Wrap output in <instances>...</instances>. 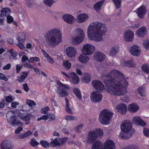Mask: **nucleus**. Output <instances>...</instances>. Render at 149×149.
Returning <instances> with one entry per match:
<instances>
[{"mask_svg":"<svg viewBox=\"0 0 149 149\" xmlns=\"http://www.w3.org/2000/svg\"><path fill=\"white\" fill-rule=\"evenodd\" d=\"M104 77L107 79L104 83L107 91L111 94L120 96L127 92L126 88L128 83L122 73L117 70H112Z\"/></svg>","mask_w":149,"mask_h":149,"instance_id":"1","label":"nucleus"},{"mask_svg":"<svg viewBox=\"0 0 149 149\" xmlns=\"http://www.w3.org/2000/svg\"><path fill=\"white\" fill-rule=\"evenodd\" d=\"M107 31L105 25L97 22L90 25L88 29V35L89 39L96 42L102 40L103 35Z\"/></svg>","mask_w":149,"mask_h":149,"instance_id":"2","label":"nucleus"},{"mask_svg":"<svg viewBox=\"0 0 149 149\" xmlns=\"http://www.w3.org/2000/svg\"><path fill=\"white\" fill-rule=\"evenodd\" d=\"M62 35L60 30L54 28L48 31L46 33L45 38L49 46L55 47L61 42Z\"/></svg>","mask_w":149,"mask_h":149,"instance_id":"3","label":"nucleus"},{"mask_svg":"<svg viewBox=\"0 0 149 149\" xmlns=\"http://www.w3.org/2000/svg\"><path fill=\"white\" fill-rule=\"evenodd\" d=\"M120 127L123 132L120 133L118 137L125 139L130 138L132 133L130 131L132 127L130 121L128 120H124L121 124Z\"/></svg>","mask_w":149,"mask_h":149,"instance_id":"4","label":"nucleus"},{"mask_svg":"<svg viewBox=\"0 0 149 149\" xmlns=\"http://www.w3.org/2000/svg\"><path fill=\"white\" fill-rule=\"evenodd\" d=\"M113 114L109 109H104L100 112L99 120L102 124L108 125L110 123V121L112 117Z\"/></svg>","mask_w":149,"mask_h":149,"instance_id":"5","label":"nucleus"},{"mask_svg":"<svg viewBox=\"0 0 149 149\" xmlns=\"http://www.w3.org/2000/svg\"><path fill=\"white\" fill-rule=\"evenodd\" d=\"M91 147V149H116L115 143L112 141L108 140L102 147V143L98 140L94 141Z\"/></svg>","mask_w":149,"mask_h":149,"instance_id":"6","label":"nucleus"},{"mask_svg":"<svg viewBox=\"0 0 149 149\" xmlns=\"http://www.w3.org/2000/svg\"><path fill=\"white\" fill-rule=\"evenodd\" d=\"M75 37H73L72 41L74 45H77L81 43L84 38V31L80 29H77L74 31Z\"/></svg>","mask_w":149,"mask_h":149,"instance_id":"7","label":"nucleus"},{"mask_svg":"<svg viewBox=\"0 0 149 149\" xmlns=\"http://www.w3.org/2000/svg\"><path fill=\"white\" fill-rule=\"evenodd\" d=\"M59 86L61 87H58L56 91L57 93L59 94L60 97H65L67 96L68 93L65 90L69 89L68 86L65 84H62L61 82L59 83Z\"/></svg>","mask_w":149,"mask_h":149,"instance_id":"8","label":"nucleus"},{"mask_svg":"<svg viewBox=\"0 0 149 149\" xmlns=\"http://www.w3.org/2000/svg\"><path fill=\"white\" fill-rule=\"evenodd\" d=\"M90 98L93 102H99L102 100V95L100 93L93 91L91 94Z\"/></svg>","mask_w":149,"mask_h":149,"instance_id":"9","label":"nucleus"},{"mask_svg":"<svg viewBox=\"0 0 149 149\" xmlns=\"http://www.w3.org/2000/svg\"><path fill=\"white\" fill-rule=\"evenodd\" d=\"M97 138V135L95 130L90 131L87 135V141L88 143H92L95 141Z\"/></svg>","mask_w":149,"mask_h":149,"instance_id":"10","label":"nucleus"},{"mask_svg":"<svg viewBox=\"0 0 149 149\" xmlns=\"http://www.w3.org/2000/svg\"><path fill=\"white\" fill-rule=\"evenodd\" d=\"M95 50V47L90 44L85 45L82 49V52L84 54L91 55L93 53Z\"/></svg>","mask_w":149,"mask_h":149,"instance_id":"11","label":"nucleus"},{"mask_svg":"<svg viewBox=\"0 0 149 149\" xmlns=\"http://www.w3.org/2000/svg\"><path fill=\"white\" fill-rule=\"evenodd\" d=\"M13 143L9 140H5L1 144V149H13Z\"/></svg>","mask_w":149,"mask_h":149,"instance_id":"12","label":"nucleus"},{"mask_svg":"<svg viewBox=\"0 0 149 149\" xmlns=\"http://www.w3.org/2000/svg\"><path fill=\"white\" fill-rule=\"evenodd\" d=\"M92 85L94 88L98 91H102L104 89L102 83L100 81L94 80L92 82Z\"/></svg>","mask_w":149,"mask_h":149,"instance_id":"13","label":"nucleus"},{"mask_svg":"<svg viewBox=\"0 0 149 149\" xmlns=\"http://www.w3.org/2000/svg\"><path fill=\"white\" fill-rule=\"evenodd\" d=\"M66 53L69 57H74L77 54L76 49L73 47H70L67 48Z\"/></svg>","mask_w":149,"mask_h":149,"instance_id":"14","label":"nucleus"},{"mask_svg":"<svg viewBox=\"0 0 149 149\" xmlns=\"http://www.w3.org/2000/svg\"><path fill=\"white\" fill-rule=\"evenodd\" d=\"M124 39L126 42H131L134 37L133 32L130 30L126 31L124 33Z\"/></svg>","mask_w":149,"mask_h":149,"instance_id":"15","label":"nucleus"},{"mask_svg":"<svg viewBox=\"0 0 149 149\" xmlns=\"http://www.w3.org/2000/svg\"><path fill=\"white\" fill-rule=\"evenodd\" d=\"M64 21L69 24H72L75 21V18L72 15L70 14H65L62 16Z\"/></svg>","mask_w":149,"mask_h":149,"instance_id":"16","label":"nucleus"},{"mask_svg":"<svg viewBox=\"0 0 149 149\" xmlns=\"http://www.w3.org/2000/svg\"><path fill=\"white\" fill-rule=\"evenodd\" d=\"M140 47L137 45L133 46L130 48V53L132 55L138 56L140 54Z\"/></svg>","mask_w":149,"mask_h":149,"instance_id":"17","label":"nucleus"},{"mask_svg":"<svg viewBox=\"0 0 149 149\" xmlns=\"http://www.w3.org/2000/svg\"><path fill=\"white\" fill-rule=\"evenodd\" d=\"M118 112L122 114H125L127 111V107L124 104H120L116 107Z\"/></svg>","mask_w":149,"mask_h":149,"instance_id":"18","label":"nucleus"},{"mask_svg":"<svg viewBox=\"0 0 149 149\" xmlns=\"http://www.w3.org/2000/svg\"><path fill=\"white\" fill-rule=\"evenodd\" d=\"M132 121L135 124L141 126H144L146 125V123L141 119V117L138 116H134L132 119Z\"/></svg>","mask_w":149,"mask_h":149,"instance_id":"19","label":"nucleus"},{"mask_svg":"<svg viewBox=\"0 0 149 149\" xmlns=\"http://www.w3.org/2000/svg\"><path fill=\"white\" fill-rule=\"evenodd\" d=\"M94 59L100 62L103 61L105 58V55L101 52H97L95 53Z\"/></svg>","mask_w":149,"mask_h":149,"instance_id":"20","label":"nucleus"},{"mask_svg":"<svg viewBox=\"0 0 149 149\" xmlns=\"http://www.w3.org/2000/svg\"><path fill=\"white\" fill-rule=\"evenodd\" d=\"M147 33L146 28L145 26H143L138 29L136 31L138 36L141 38L145 37Z\"/></svg>","mask_w":149,"mask_h":149,"instance_id":"21","label":"nucleus"},{"mask_svg":"<svg viewBox=\"0 0 149 149\" xmlns=\"http://www.w3.org/2000/svg\"><path fill=\"white\" fill-rule=\"evenodd\" d=\"M88 15L85 13L80 14L77 16V22L79 23H81L85 22L88 18Z\"/></svg>","mask_w":149,"mask_h":149,"instance_id":"22","label":"nucleus"},{"mask_svg":"<svg viewBox=\"0 0 149 149\" xmlns=\"http://www.w3.org/2000/svg\"><path fill=\"white\" fill-rule=\"evenodd\" d=\"M137 10V13L139 17L141 18H143L147 11L145 7L141 6Z\"/></svg>","mask_w":149,"mask_h":149,"instance_id":"23","label":"nucleus"},{"mask_svg":"<svg viewBox=\"0 0 149 149\" xmlns=\"http://www.w3.org/2000/svg\"><path fill=\"white\" fill-rule=\"evenodd\" d=\"M17 116L21 119L24 121H27L30 120L29 115L21 112L19 111H16Z\"/></svg>","mask_w":149,"mask_h":149,"instance_id":"24","label":"nucleus"},{"mask_svg":"<svg viewBox=\"0 0 149 149\" xmlns=\"http://www.w3.org/2000/svg\"><path fill=\"white\" fill-rule=\"evenodd\" d=\"M7 121L9 123L11 122L12 120L16 118V115L13 111H8L6 114Z\"/></svg>","mask_w":149,"mask_h":149,"instance_id":"25","label":"nucleus"},{"mask_svg":"<svg viewBox=\"0 0 149 149\" xmlns=\"http://www.w3.org/2000/svg\"><path fill=\"white\" fill-rule=\"evenodd\" d=\"M70 78L72 79V82L74 84H77L79 81V79L77 74L74 72L70 73Z\"/></svg>","mask_w":149,"mask_h":149,"instance_id":"26","label":"nucleus"},{"mask_svg":"<svg viewBox=\"0 0 149 149\" xmlns=\"http://www.w3.org/2000/svg\"><path fill=\"white\" fill-rule=\"evenodd\" d=\"M0 17H3L9 15L11 12V10L9 8H2L1 11Z\"/></svg>","mask_w":149,"mask_h":149,"instance_id":"27","label":"nucleus"},{"mask_svg":"<svg viewBox=\"0 0 149 149\" xmlns=\"http://www.w3.org/2000/svg\"><path fill=\"white\" fill-rule=\"evenodd\" d=\"M104 2V0H102L97 2L93 6L94 9L97 12L101 10Z\"/></svg>","mask_w":149,"mask_h":149,"instance_id":"28","label":"nucleus"},{"mask_svg":"<svg viewBox=\"0 0 149 149\" xmlns=\"http://www.w3.org/2000/svg\"><path fill=\"white\" fill-rule=\"evenodd\" d=\"M139 109L138 106L135 104H132L129 106L128 110L129 111L134 113L136 112Z\"/></svg>","mask_w":149,"mask_h":149,"instance_id":"29","label":"nucleus"},{"mask_svg":"<svg viewBox=\"0 0 149 149\" xmlns=\"http://www.w3.org/2000/svg\"><path fill=\"white\" fill-rule=\"evenodd\" d=\"M86 54H81L79 57V61L82 63H86L89 60L88 57L86 56Z\"/></svg>","mask_w":149,"mask_h":149,"instance_id":"30","label":"nucleus"},{"mask_svg":"<svg viewBox=\"0 0 149 149\" xmlns=\"http://www.w3.org/2000/svg\"><path fill=\"white\" fill-rule=\"evenodd\" d=\"M123 64L124 65L129 67H134L136 66V65L133 59L129 61H124Z\"/></svg>","mask_w":149,"mask_h":149,"instance_id":"31","label":"nucleus"},{"mask_svg":"<svg viewBox=\"0 0 149 149\" xmlns=\"http://www.w3.org/2000/svg\"><path fill=\"white\" fill-rule=\"evenodd\" d=\"M91 75L88 73H84L83 76L82 81L86 83H88L91 81Z\"/></svg>","mask_w":149,"mask_h":149,"instance_id":"32","label":"nucleus"},{"mask_svg":"<svg viewBox=\"0 0 149 149\" xmlns=\"http://www.w3.org/2000/svg\"><path fill=\"white\" fill-rule=\"evenodd\" d=\"M17 39L19 42H23L25 40V34L22 32L19 33L17 35Z\"/></svg>","mask_w":149,"mask_h":149,"instance_id":"33","label":"nucleus"},{"mask_svg":"<svg viewBox=\"0 0 149 149\" xmlns=\"http://www.w3.org/2000/svg\"><path fill=\"white\" fill-rule=\"evenodd\" d=\"M9 124L13 126H15L16 125L18 126H22V124L16 118L12 120L11 122H9Z\"/></svg>","mask_w":149,"mask_h":149,"instance_id":"34","label":"nucleus"},{"mask_svg":"<svg viewBox=\"0 0 149 149\" xmlns=\"http://www.w3.org/2000/svg\"><path fill=\"white\" fill-rule=\"evenodd\" d=\"M139 94L143 97L146 96V90L145 87L143 86H140L138 89Z\"/></svg>","mask_w":149,"mask_h":149,"instance_id":"35","label":"nucleus"},{"mask_svg":"<svg viewBox=\"0 0 149 149\" xmlns=\"http://www.w3.org/2000/svg\"><path fill=\"white\" fill-rule=\"evenodd\" d=\"M52 141L50 143V144L52 147H55L56 146H59V142L58 139H59V138H56L54 140L53 139H51Z\"/></svg>","mask_w":149,"mask_h":149,"instance_id":"36","label":"nucleus"},{"mask_svg":"<svg viewBox=\"0 0 149 149\" xmlns=\"http://www.w3.org/2000/svg\"><path fill=\"white\" fill-rule=\"evenodd\" d=\"M71 64L68 61L64 60L63 61V65L64 68L66 70H69L71 67Z\"/></svg>","mask_w":149,"mask_h":149,"instance_id":"37","label":"nucleus"},{"mask_svg":"<svg viewBox=\"0 0 149 149\" xmlns=\"http://www.w3.org/2000/svg\"><path fill=\"white\" fill-rule=\"evenodd\" d=\"M28 73L27 72H23L20 77H18L17 80L19 82H22L23 80L27 77Z\"/></svg>","mask_w":149,"mask_h":149,"instance_id":"38","label":"nucleus"},{"mask_svg":"<svg viewBox=\"0 0 149 149\" xmlns=\"http://www.w3.org/2000/svg\"><path fill=\"white\" fill-rule=\"evenodd\" d=\"M40 144L43 147L46 148H48L50 146V143L46 140H41L40 142Z\"/></svg>","mask_w":149,"mask_h":149,"instance_id":"39","label":"nucleus"},{"mask_svg":"<svg viewBox=\"0 0 149 149\" xmlns=\"http://www.w3.org/2000/svg\"><path fill=\"white\" fill-rule=\"evenodd\" d=\"M74 93L77 97L80 100L81 99V96L80 91L78 88H74L73 89Z\"/></svg>","mask_w":149,"mask_h":149,"instance_id":"40","label":"nucleus"},{"mask_svg":"<svg viewBox=\"0 0 149 149\" xmlns=\"http://www.w3.org/2000/svg\"><path fill=\"white\" fill-rule=\"evenodd\" d=\"M118 49L117 47H113L110 52V55L112 56L115 55L118 53Z\"/></svg>","mask_w":149,"mask_h":149,"instance_id":"41","label":"nucleus"},{"mask_svg":"<svg viewBox=\"0 0 149 149\" xmlns=\"http://www.w3.org/2000/svg\"><path fill=\"white\" fill-rule=\"evenodd\" d=\"M65 120H77L78 119L77 118L71 115H68L65 117Z\"/></svg>","mask_w":149,"mask_h":149,"instance_id":"42","label":"nucleus"},{"mask_svg":"<svg viewBox=\"0 0 149 149\" xmlns=\"http://www.w3.org/2000/svg\"><path fill=\"white\" fill-rule=\"evenodd\" d=\"M68 140V138L66 137L61 139L59 138V139H58L59 142V146L64 144Z\"/></svg>","mask_w":149,"mask_h":149,"instance_id":"43","label":"nucleus"},{"mask_svg":"<svg viewBox=\"0 0 149 149\" xmlns=\"http://www.w3.org/2000/svg\"><path fill=\"white\" fill-rule=\"evenodd\" d=\"M113 1L117 9L120 7L121 0H113Z\"/></svg>","mask_w":149,"mask_h":149,"instance_id":"44","label":"nucleus"},{"mask_svg":"<svg viewBox=\"0 0 149 149\" xmlns=\"http://www.w3.org/2000/svg\"><path fill=\"white\" fill-rule=\"evenodd\" d=\"M95 131H96V132L97 134V136L100 137H101L103 136V132L102 130L100 129H96L95 130Z\"/></svg>","mask_w":149,"mask_h":149,"instance_id":"45","label":"nucleus"},{"mask_svg":"<svg viewBox=\"0 0 149 149\" xmlns=\"http://www.w3.org/2000/svg\"><path fill=\"white\" fill-rule=\"evenodd\" d=\"M44 2L45 4L49 6H51L55 3L53 0H44Z\"/></svg>","mask_w":149,"mask_h":149,"instance_id":"46","label":"nucleus"},{"mask_svg":"<svg viewBox=\"0 0 149 149\" xmlns=\"http://www.w3.org/2000/svg\"><path fill=\"white\" fill-rule=\"evenodd\" d=\"M142 68L144 72L146 73H149V66L148 65L143 64L142 66Z\"/></svg>","mask_w":149,"mask_h":149,"instance_id":"47","label":"nucleus"},{"mask_svg":"<svg viewBox=\"0 0 149 149\" xmlns=\"http://www.w3.org/2000/svg\"><path fill=\"white\" fill-rule=\"evenodd\" d=\"M5 99L6 102L8 103L11 102L14 100L13 97L11 95L6 97Z\"/></svg>","mask_w":149,"mask_h":149,"instance_id":"48","label":"nucleus"},{"mask_svg":"<svg viewBox=\"0 0 149 149\" xmlns=\"http://www.w3.org/2000/svg\"><path fill=\"white\" fill-rule=\"evenodd\" d=\"M26 103L30 107H31L32 105L33 106L36 105V102L31 100H27L26 102Z\"/></svg>","mask_w":149,"mask_h":149,"instance_id":"49","label":"nucleus"},{"mask_svg":"<svg viewBox=\"0 0 149 149\" xmlns=\"http://www.w3.org/2000/svg\"><path fill=\"white\" fill-rule=\"evenodd\" d=\"M143 133L146 136L149 137V129L144 128Z\"/></svg>","mask_w":149,"mask_h":149,"instance_id":"50","label":"nucleus"},{"mask_svg":"<svg viewBox=\"0 0 149 149\" xmlns=\"http://www.w3.org/2000/svg\"><path fill=\"white\" fill-rule=\"evenodd\" d=\"M39 143L37 142L34 139H32L31 141V144L33 146L38 145L39 144Z\"/></svg>","mask_w":149,"mask_h":149,"instance_id":"51","label":"nucleus"},{"mask_svg":"<svg viewBox=\"0 0 149 149\" xmlns=\"http://www.w3.org/2000/svg\"><path fill=\"white\" fill-rule=\"evenodd\" d=\"M83 125H79L75 128V130L77 132H80L82 129Z\"/></svg>","mask_w":149,"mask_h":149,"instance_id":"52","label":"nucleus"},{"mask_svg":"<svg viewBox=\"0 0 149 149\" xmlns=\"http://www.w3.org/2000/svg\"><path fill=\"white\" fill-rule=\"evenodd\" d=\"M49 107L47 106H46L44 108L41 109V111L42 113L44 114H48V113H47V111H49Z\"/></svg>","mask_w":149,"mask_h":149,"instance_id":"53","label":"nucleus"},{"mask_svg":"<svg viewBox=\"0 0 149 149\" xmlns=\"http://www.w3.org/2000/svg\"><path fill=\"white\" fill-rule=\"evenodd\" d=\"M7 19L8 23H10L13 21V19L12 17L9 15L7 16Z\"/></svg>","mask_w":149,"mask_h":149,"instance_id":"54","label":"nucleus"},{"mask_svg":"<svg viewBox=\"0 0 149 149\" xmlns=\"http://www.w3.org/2000/svg\"><path fill=\"white\" fill-rule=\"evenodd\" d=\"M9 51L11 56H12L13 58L15 57L17 55V54L16 52H15L13 49H11L9 50Z\"/></svg>","mask_w":149,"mask_h":149,"instance_id":"55","label":"nucleus"},{"mask_svg":"<svg viewBox=\"0 0 149 149\" xmlns=\"http://www.w3.org/2000/svg\"><path fill=\"white\" fill-rule=\"evenodd\" d=\"M143 45L146 49L149 48V41L148 40H145L143 42Z\"/></svg>","mask_w":149,"mask_h":149,"instance_id":"56","label":"nucleus"},{"mask_svg":"<svg viewBox=\"0 0 149 149\" xmlns=\"http://www.w3.org/2000/svg\"><path fill=\"white\" fill-rule=\"evenodd\" d=\"M23 87L24 90L26 92H28L29 90L28 85L26 83H25L23 85Z\"/></svg>","mask_w":149,"mask_h":149,"instance_id":"57","label":"nucleus"},{"mask_svg":"<svg viewBox=\"0 0 149 149\" xmlns=\"http://www.w3.org/2000/svg\"><path fill=\"white\" fill-rule=\"evenodd\" d=\"M48 119V117L47 115H44L42 116L40 118H38L37 120L38 121H40L41 120H46Z\"/></svg>","mask_w":149,"mask_h":149,"instance_id":"58","label":"nucleus"},{"mask_svg":"<svg viewBox=\"0 0 149 149\" xmlns=\"http://www.w3.org/2000/svg\"><path fill=\"white\" fill-rule=\"evenodd\" d=\"M0 79L7 81L8 79L7 77L3 73H0Z\"/></svg>","mask_w":149,"mask_h":149,"instance_id":"59","label":"nucleus"},{"mask_svg":"<svg viewBox=\"0 0 149 149\" xmlns=\"http://www.w3.org/2000/svg\"><path fill=\"white\" fill-rule=\"evenodd\" d=\"M47 115L48 116V118H49L50 120H49L50 121L53 120L55 119V117L54 115L52 114H47Z\"/></svg>","mask_w":149,"mask_h":149,"instance_id":"60","label":"nucleus"},{"mask_svg":"<svg viewBox=\"0 0 149 149\" xmlns=\"http://www.w3.org/2000/svg\"><path fill=\"white\" fill-rule=\"evenodd\" d=\"M11 65L10 63H8L3 68V70H9L10 68Z\"/></svg>","mask_w":149,"mask_h":149,"instance_id":"61","label":"nucleus"},{"mask_svg":"<svg viewBox=\"0 0 149 149\" xmlns=\"http://www.w3.org/2000/svg\"><path fill=\"white\" fill-rule=\"evenodd\" d=\"M65 110L67 113L71 114H73V112L70 107L65 108Z\"/></svg>","mask_w":149,"mask_h":149,"instance_id":"62","label":"nucleus"},{"mask_svg":"<svg viewBox=\"0 0 149 149\" xmlns=\"http://www.w3.org/2000/svg\"><path fill=\"white\" fill-rule=\"evenodd\" d=\"M24 66L26 68H33V66L32 65L27 63H25Z\"/></svg>","mask_w":149,"mask_h":149,"instance_id":"63","label":"nucleus"},{"mask_svg":"<svg viewBox=\"0 0 149 149\" xmlns=\"http://www.w3.org/2000/svg\"><path fill=\"white\" fill-rule=\"evenodd\" d=\"M22 67V66L21 65H17L16 66V71L17 73H19L20 70Z\"/></svg>","mask_w":149,"mask_h":149,"instance_id":"64","label":"nucleus"}]
</instances>
